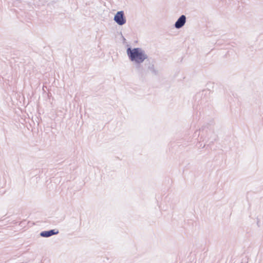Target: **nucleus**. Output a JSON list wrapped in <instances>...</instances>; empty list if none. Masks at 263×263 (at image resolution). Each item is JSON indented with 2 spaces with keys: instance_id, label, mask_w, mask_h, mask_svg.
<instances>
[{
  "instance_id": "obj_1",
  "label": "nucleus",
  "mask_w": 263,
  "mask_h": 263,
  "mask_svg": "<svg viewBox=\"0 0 263 263\" xmlns=\"http://www.w3.org/2000/svg\"><path fill=\"white\" fill-rule=\"evenodd\" d=\"M127 54L132 61L139 64L143 62L147 58L145 52L140 48H128L127 49Z\"/></svg>"
},
{
  "instance_id": "obj_2",
  "label": "nucleus",
  "mask_w": 263,
  "mask_h": 263,
  "mask_svg": "<svg viewBox=\"0 0 263 263\" xmlns=\"http://www.w3.org/2000/svg\"><path fill=\"white\" fill-rule=\"evenodd\" d=\"M114 20L116 22L120 25H122L126 22L125 18L124 17V13L123 11H119L115 15Z\"/></svg>"
},
{
  "instance_id": "obj_3",
  "label": "nucleus",
  "mask_w": 263,
  "mask_h": 263,
  "mask_svg": "<svg viewBox=\"0 0 263 263\" xmlns=\"http://www.w3.org/2000/svg\"><path fill=\"white\" fill-rule=\"evenodd\" d=\"M185 19L184 15H181L175 23L176 28H179L182 27L185 23Z\"/></svg>"
},
{
  "instance_id": "obj_4",
  "label": "nucleus",
  "mask_w": 263,
  "mask_h": 263,
  "mask_svg": "<svg viewBox=\"0 0 263 263\" xmlns=\"http://www.w3.org/2000/svg\"><path fill=\"white\" fill-rule=\"evenodd\" d=\"M58 233V231L55 232L54 230H50L48 231H43L41 233V235L42 237H48L51 236L54 234H56Z\"/></svg>"
}]
</instances>
